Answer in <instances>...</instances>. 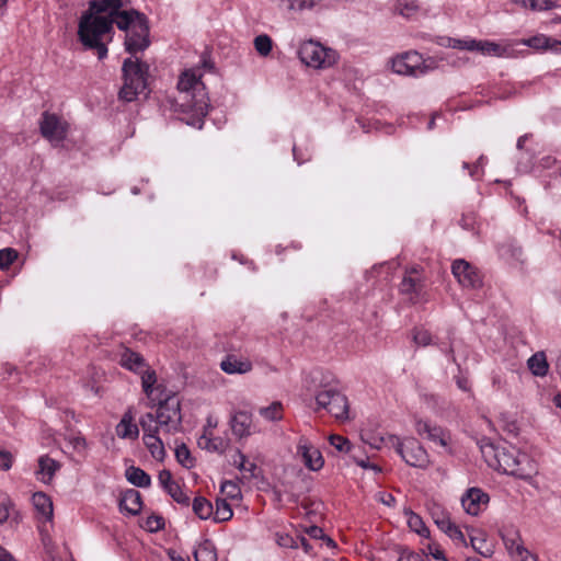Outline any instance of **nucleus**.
<instances>
[{
  "label": "nucleus",
  "mask_w": 561,
  "mask_h": 561,
  "mask_svg": "<svg viewBox=\"0 0 561 561\" xmlns=\"http://www.w3.org/2000/svg\"><path fill=\"white\" fill-rule=\"evenodd\" d=\"M113 23L126 32L125 48L129 54L135 55L149 46L148 21L137 10H119L107 16L83 13L78 26L79 39L85 49L94 50L99 59L107 56L104 38L113 30Z\"/></svg>",
  "instance_id": "nucleus-1"
},
{
  "label": "nucleus",
  "mask_w": 561,
  "mask_h": 561,
  "mask_svg": "<svg viewBox=\"0 0 561 561\" xmlns=\"http://www.w3.org/2000/svg\"><path fill=\"white\" fill-rule=\"evenodd\" d=\"M178 89L181 94L182 106L193 113V117L187 119L186 124L201 129L204 117L210 107L205 84L193 71L186 70L179 79Z\"/></svg>",
  "instance_id": "nucleus-2"
},
{
  "label": "nucleus",
  "mask_w": 561,
  "mask_h": 561,
  "mask_svg": "<svg viewBox=\"0 0 561 561\" xmlns=\"http://www.w3.org/2000/svg\"><path fill=\"white\" fill-rule=\"evenodd\" d=\"M316 412L324 410L340 422L350 419V404L346 396L339 389L337 383L327 380L324 377L319 380L314 390Z\"/></svg>",
  "instance_id": "nucleus-3"
},
{
  "label": "nucleus",
  "mask_w": 561,
  "mask_h": 561,
  "mask_svg": "<svg viewBox=\"0 0 561 561\" xmlns=\"http://www.w3.org/2000/svg\"><path fill=\"white\" fill-rule=\"evenodd\" d=\"M495 469L520 479H529L535 472V466L528 455L514 446L492 447Z\"/></svg>",
  "instance_id": "nucleus-4"
},
{
  "label": "nucleus",
  "mask_w": 561,
  "mask_h": 561,
  "mask_svg": "<svg viewBox=\"0 0 561 561\" xmlns=\"http://www.w3.org/2000/svg\"><path fill=\"white\" fill-rule=\"evenodd\" d=\"M124 84L119 90V99L131 102L147 89L149 66L138 58H126L122 67Z\"/></svg>",
  "instance_id": "nucleus-5"
},
{
  "label": "nucleus",
  "mask_w": 561,
  "mask_h": 561,
  "mask_svg": "<svg viewBox=\"0 0 561 561\" xmlns=\"http://www.w3.org/2000/svg\"><path fill=\"white\" fill-rule=\"evenodd\" d=\"M298 57L308 67L325 69L335 65L339 54L336 50L325 47L319 42L309 39L300 44Z\"/></svg>",
  "instance_id": "nucleus-6"
},
{
  "label": "nucleus",
  "mask_w": 561,
  "mask_h": 561,
  "mask_svg": "<svg viewBox=\"0 0 561 561\" xmlns=\"http://www.w3.org/2000/svg\"><path fill=\"white\" fill-rule=\"evenodd\" d=\"M436 67V60L433 58L424 59L423 56L415 50L402 53L391 59L393 72L402 76H424Z\"/></svg>",
  "instance_id": "nucleus-7"
},
{
  "label": "nucleus",
  "mask_w": 561,
  "mask_h": 561,
  "mask_svg": "<svg viewBox=\"0 0 561 561\" xmlns=\"http://www.w3.org/2000/svg\"><path fill=\"white\" fill-rule=\"evenodd\" d=\"M388 443L394 447L396 451L411 467L424 469L430 463L426 450L413 437L401 439L396 435L388 437Z\"/></svg>",
  "instance_id": "nucleus-8"
},
{
  "label": "nucleus",
  "mask_w": 561,
  "mask_h": 561,
  "mask_svg": "<svg viewBox=\"0 0 561 561\" xmlns=\"http://www.w3.org/2000/svg\"><path fill=\"white\" fill-rule=\"evenodd\" d=\"M157 417L162 434H175L182 430V415L180 400L175 396H169L159 402Z\"/></svg>",
  "instance_id": "nucleus-9"
},
{
  "label": "nucleus",
  "mask_w": 561,
  "mask_h": 561,
  "mask_svg": "<svg viewBox=\"0 0 561 561\" xmlns=\"http://www.w3.org/2000/svg\"><path fill=\"white\" fill-rule=\"evenodd\" d=\"M500 536L508 554L514 561H537V557L531 554L524 546L517 527L514 525H505L500 529Z\"/></svg>",
  "instance_id": "nucleus-10"
},
{
  "label": "nucleus",
  "mask_w": 561,
  "mask_h": 561,
  "mask_svg": "<svg viewBox=\"0 0 561 561\" xmlns=\"http://www.w3.org/2000/svg\"><path fill=\"white\" fill-rule=\"evenodd\" d=\"M447 46L461 50L479 51L484 56H502L505 49L490 41H477L470 37L465 38H447Z\"/></svg>",
  "instance_id": "nucleus-11"
},
{
  "label": "nucleus",
  "mask_w": 561,
  "mask_h": 561,
  "mask_svg": "<svg viewBox=\"0 0 561 561\" xmlns=\"http://www.w3.org/2000/svg\"><path fill=\"white\" fill-rule=\"evenodd\" d=\"M39 129L43 137L54 140H64L69 133L70 125L61 116L44 112L39 121Z\"/></svg>",
  "instance_id": "nucleus-12"
},
{
  "label": "nucleus",
  "mask_w": 561,
  "mask_h": 561,
  "mask_svg": "<svg viewBox=\"0 0 561 561\" xmlns=\"http://www.w3.org/2000/svg\"><path fill=\"white\" fill-rule=\"evenodd\" d=\"M451 272L458 283L465 288L474 289L482 285V278L479 271L462 259L453 262Z\"/></svg>",
  "instance_id": "nucleus-13"
},
{
  "label": "nucleus",
  "mask_w": 561,
  "mask_h": 561,
  "mask_svg": "<svg viewBox=\"0 0 561 561\" xmlns=\"http://www.w3.org/2000/svg\"><path fill=\"white\" fill-rule=\"evenodd\" d=\"M297 455L311 471L320 470L324 465L321 451L306 437H300L297 444Z\"/></svg>",
  "instance_id": "nucleus-14"
},
{
  "label": "nucleus",
  "mask_w": 561,
  "mask_h": 561,
  "mask_svg": "<svg viewBox=\"0 0 561 561\" xmlns=\"http://www.w3.org/2000/svg\"><path fill=\"white\" fill-rule=\"evenodd\" d=\"M489 495L481 489L471 488L461 496V505L467 514L477 516L486 508Z\"/></svg>",
  "instance_id": "nucleus-15"
},
{
  "label": "nucleus",
  "mask_w": 561,
  "mask_h": 561,
  "mask_svg": "<svg viewBox=\"0 0 561 561\" xmlns=\"http://www.w3.org/2000/svg\"><path fill=\"white\" fill-rule=\"evenodd\" d=\"M415 430L419 435L423 436L426 435V437L436 443L439 444L443 447H446L448 444L449 436L448 434L439 426L431 425L426 421L419 420L415 423Z\"/></svg>",
  "instance_id": "nucleus-16"
},
{
  "label": "nucleus",
  "mask_w": 561,
  "mask_h": 561,
  "mask_svg": "<svg viewBox=\"0 0 561 561\" xmlns=\"http://www.w3.org/2000/svg\"><path fill=\"white\" fill-rule=\"evenodd\" d=\"M233 435L241 439L251 435L252 415L245 411L234 413L230 419Z\"/></svg>",
  "instance_id": "nucleus-17"
},
{
  "label": "nucleus",
  "mask_w": 561,
  "mask_h": 561,
  "mask_svg": "<svg viewBox=\"0 0 561 561\" xmlns=\"http://www.w3.org/2000/svg\"><path fill=\"white\" fill-rule=\"evenodd\" d=\"M142 507L141 494L139 491L129 489L123 493L119 501L121 511H125L130 515H137Z\"/></svg>",
  "instance_id": "nucleus-18"
},
{
  "label": "nucleus",
  "mask_w": 561,
  "mask_h": 561,
  "mask_svg": "<svg viewBox=\"0 0 561 561\" xmlns=\"http://www.w3.org/2000/svg\"><path fill=\"white\" fill-rule=\"evenodd\" d=\"M422 289V280L419 275V270L412 267L405 272V275L400 284V291L405 295L417 296Z\"/></svg>",
  "instance_id": "nucleus-19"
},
{
  "label": "nucleus",
  "mask_w": 561,
  "mask_h": 561,
  "mask_svg": "<svg viewBox=\"0 0 561 561\" xmlns=\"http://www.w3.org/2000/svg\"><path fill=\"white\" fill-rule=\"evenodd\" d=\"M119 364L134 373H141L147 367L145 358L129 348H125L119 358Z\"/></svg>",
  "instance_id": "nucleus-20"
},
{
  "label": "nucleus",
  "mask_w": 561,
  "mask_h": 561,
  "mask_svg": "<svg viewBox=\"0 0 561 561\" xmlns=\"http://www.w3.org/2000/svg\"><path fill=\"white\" fill-rule=\"evenodd\" d=\"M127 4V0H93L90 1V10L85 13L99 15L103 12L115 13Z\"/></svg>",
  "instance_id": "nucleus-21"
},
{
  "label": "nucleus",
  "mask_w": 561,
  "mask_h": 561,
  "mask_svg": "<svg viewBox=\"0 0 561 561\" xmlns=\"http://www.w3.org/2000/svg\"><path fill=\"white\" fill-rule=\"evenodd\" d=\"M421 11V5L416 0H397L393 5V12L407 20L417 19Z\"/></svg>",
  "instance_id": "nucleus-22"
},
{
  "label": "nucleus",
  "mask_w": 561,
  "mask_h": 561,
  "mask_svg": "<svg viewBox=\"0 0 561 561\" xmlns=\"http://www.w3.org/2000/svg\"><path fill=\"white\" fill-rule=\"evenodd\" d=\"M220 367L227 374H245L251 371L252 363L248 359H239L233 355H229L221 362Z\"/></svg>",
  "instance_id": "nucleus-23"
},
{
  "label": "nucleus",
  "mask_w": 561,
  "mask_h": 561,
  "mask_svg": "<svg viewBox=\"0 0 561 561\" xmlns=\"http://www.w3.org/2000/svg\"><path fill=\"white\" fill-rule=\"evenodd\" d=\"M197 445L202 449L217 453H224L227 447V443L221 437H213L211 432H207V428H204V433L198 437Z\"/></svg>",
  "instance_id": "nucleus-24"
},
{
  "label": "nucleus",
  "mask_w": 561,
  "mask_h": 561,
  "mask_svg": "<svg viewBox=\"0 0 561 561\" xmlns=\"http://www.w3.org/2000/svg\"><path fill=\"white\" fill-rule=\"evenodd\" d=\"M116 434L121 438L136 439L139 435L138 426L133 422V415L126 412L116 425Z\"/></svg>",
  "instance_id": "nucleus-25"
},
{
  "label": "nucleus",
  "mask_w": 561,
  "mask_h": 561,
  "mask_svg": "<svg viewBox=\"0 0 561 561\" xmlns=\"http://www.w3.org/2000/svg\"><path fill=\"white\" fill-rule=\"evenodd\" d=\"M33 504L44 523L51 522L54 512L53 502L46 494L42 492L35 493L33 495Z\"/></svg>",
  "instance_id": "nucleus-26"
},
{
  "label": "nucleus",
  "mask_w": 561,
  "mask_h": 561,
  "mask_svg": "<svg viewBox=\"0 0 561 561\" xmlns=\"http://www.w3.org/2000/svg\"><path fill=\"white\" fill-rule=\"evenodd\" d=\"M60 465L49 458L48 456H42L38 459V471L37 474L39 477V480L43 482H48L53 479L55 472L59 469Z\"/></svg>",
  "instance_id": "nucleus-27"
},
{
  "label": "nucleus",
  "mask_w": 561,
  "mask_h": 561,
  "mask_svg": "<svg viewBox=\"0 0 561 561\" xmlns=\"http://www.w3.org/2000/svg\"><path fill=\"white\" fill-rule=\"evenodd\" d=\"M126 479L129 483L138 488H148L151 484V478L139 467H129L126 469Z\"/></svg>",
  "instance_id": "nucleus-28"
},
{
  "label": "nucleus",
  "mask_w": 561,
  "mask_h": 561,
  "mask_svg": "<svg viewBox=\"0 0 561 561\" xmlns=\"http://www.w3.org/2000/svg\"><path fill=\"white\" fill-rule=\"evenodd\" d=\"M529 370L539 377H543L548 374L549 365L543 352L535 353L527 362Z\"/></svg>",
  "instance_id": "nucleus-29"
},
{
  "label": "nucleus",
  "mask_w": 561,
  "mask_h": 561,
  "mask_svg": "<svg viewBox=\"0 0 561 561\" xmlns=\"http://www.w3.org/2000/svg\"><path fill=\"white\" fill-rule=\"evenodd\" d=\"M139 424L144 432L142 439L148 438V436H159L162 433L158 420L152 413L144 414L139 420Z\"/></svg>",
  "instance_id": "nucleus-30"
},
{
  "label": "nucleus",
  "mask_w": 561,
  "mask_h": 561,
  "mask_svg": "<svg viewBox=\"0 0 561 561\" xmlns=\"http://www.w3.org/2000/svg\"><path fill=\"white\" fill-rule=\"evenodd\" d=\"M499 253H500L501 257H503L504 260H506L508 262H522V260H523L522 248L513 241L503 243L499 248Z\"/></svg>",
  "instance_id": "nucleus-31"
},
{
  "label": "nucleus",
  "mask_w": 561,
  "mask_h": 561,
  "mask_svg": "<svg viewBox=\"0 0 561 561\" xmlns=\"http://www.w3.org/2000/svg\"><path fill=\"white\" fill-rule=\"evenodd\" d=\"M144 443L151 456L159 461H162L165 457L164 443L161 436H148V438H144Z\"/></svg>",
  "instance_id": "nucleus-32"
},
{
  "label": "nucleus",
  "mask_w": 561,
  "mask_h": 561,
  "mask_svg": "<svg viewBox=\"0 0 561 561\" xmlns=\"http://www.w3.org/2000/svg\"><path fill=\"white\" fill-rule=\"evenodd\" d=\"M430 514H431L434 523L436 524V526L442 531H445L446 529H448V527L453 524L448 512H446L438 504H433V506L430 508Z\"/></svg>",
  "instance_id": "nucleus-33"
},
{
  "label": "nucleus",
  "mask_w": 561,
  "mask_h": 561,
  "mask_svg": "<svg viewBox=\"0 0 561 561\" xmlns=\"http://www.w3.org/2000/svg\"><path fill=\"white\" fill-rule=\"evenodd\" d=\"M195 561H217V553L210 540H204L194 551Z\"/></svg>",
  "instance_id": "nucleus-34"
},
{
  "label": "nucleus",
  "mask_w": 561,
  "mask_h": 561,
  "mask_svg": "<svg viewBox=\"0 0 561 561\" xmlns=\"http://www.w3.org/2000/svg\"><path fill=\"white\" fill-rule=\"evenodd\" d=\"M409 528L416 533L419 536L428 538L430 529L425 526L422 517L413 512L407 513Z\"/></svg>",
  "instance_id": "nucleus-35"
},
{
  "label": "nucleus",
  "mask_w": 561,
  "mask_h": 561,
  "mask_svg": "<svg viewBox=\"0 0 561 561\" xmlns=\"http://www.w3.org/2000/svg\"><path fill=\"white\" fill-rule=\"evenodd\" d=\"M233 515L230 504L222 499L216 501V511H213L214 520L216 523H224L229 520Z\"/></svg>",
  "instance_id": "nucleus-36"
},
{
  "label": "nucleus",
  "mask_w": 561,
  "mask_h": 561,
  "mask_svg": "<svg viewBox=\"0 0 561 561\" xmlns=\"http://www.w3.org/2000/svg\"><path fill=\"white\" fill-rule=\"evenodd\" d=\"M139 374L141 375V386L144 392L148 398H152L154 392V385L157 382L156 371L146 367Z\"/></svg>",
  "instance_id": "nucleus-37"
},
{
  "label": "nucleus",
  "mask_w": 561,
  "mask_h": 561,
  "mask_svg": "<svg viewBox=\"0 0 561 561\" xmlns=\"http://www.w3.org/2000/svg\"><path fill=\"white\" fill-rule=\"evenodd\" d=\"M193 511L201 519H207L213 515V505L207 499L197 496L193 501Z\"/></svg>",
  "instance_id": "nucleus-38"
},
{
  "label": "nucleus",
  "mask_w": 561,
  "mask_h": 561,
  "mask_svg": "<svg viewBox=\"0 0 561 561\" xmlns=\"http://www.w3.org/2000/svg\"><path fill=\"white\" fill-rule=\"evenodd\" d=\"M259 414L267 421H279L283 417V404L274 401L268 407L260 408Z\"/></svg>",
  "instance_id": "nucleus-39"
},
{
  "label": "nucleus",
  "mask_w": 561,
  "mask_h": 561,
  "mask_svg": "<svg viewBox=\"0 0 561 561\" xmlns=\"http://www.w3.org/2000/svg\"><path fill=\"white\" fill-rule=\"evenodd\" d=\"M231 463L237 467L240 471L249 472L251 476H254L256 470V465L254 462H249L247 460L245 455L242 454L241 450H237L232 457Z\"/></svg>",
  "instance_id": "nucleus-40"
},
{
  "label": "nucleus",
  "mask_w": 561,
  "mask_h": 561,
  "mask_svg": "<svg viewBox=\"0 0 561 561\" xmlns=\"http://www.w3.org/2000/svg\"><path fill=\"white\" fill-rule=\"evenodd\" d=\"M255 50L259 55L266 57L271 54L273 48V41L266 34L257 35L253 41Z\"/></svg>",
  "instance_id": "nucleus-41"
},
{
  "label": "nucleus",
  "mask_w": 561,
  "mask_h": 561,
  "mask_svg": "<svg viewBox=\"0 0 561 561\" xmlns=\"http://www.w3.org/2000/svg\"><path fill=\"white\" fill-rule=\"evenodd\" d=\"M523 4L535 11L550 10L561 7V0H523Z\"/></svg>",
  "instance_id": "nucleus-42"
},
{
  "label": "nucleus",
  "mask_w": 561,
  "mask_h": 561,
  "mask_svg": "<svg viewBox=\"0 0 561 561\" xmlns=\"http://www.w3.org/2000/svg\"><path fill=\"white\" fill-rule=\"evenodd\" d=\"M176 460L185 468H193L195 465L194 458L185 444L178 445L175 448Z\"/></svg>",
  "instance_id": "nucleus-43"
},
{
  "label": "nucleus",
  "mask_w": 561,
  "mask_h": 561,
  "mask_svg": "<svg viewBox=\"0 0 561 561\" xmlns=\"http://www.w3.org/2000/svg\"><path fill=\"white\" fill-rule=\"evenodd\" d=\"M288 11H304L312 9L320 0H279Z\"/></svg>",
  "instance_id": "nucleus-44"
},
{
  "label": "nucleus",
  "mask_w": 561,
  "mask_h": 561,
  "mask_svg": "<svg viewBox=\"0 0 561 561\" xmlns=\"http://www.w3.org/2000/svg\"><path fill=\"white\" fill-rule=\"evenodd\" d=\"M470 543L471 547L481 556H491L492 549L488 546L486 540L483 537L470 535Z\"/></svg>",
  "instance_id": "nucleus-45"
},
{
  "label": "nucleus",
  "mask_w": 561,
  "mask_h": 561,
  "mask_svg": "<svg viewBox=\"0 0 561 561\" xmlns=\"http://www.w3.org/2000/svg\"><path fill=\"white\" fill-rule=\"evenodd\" d=\"M274 540L280 548L298 549V540L285 533H275Z\"/></svg>",
  "instance_id": "nucleus-46"
},
{
  "label": "nucleus",
  "mask_w": 561,
  "mask_h": 561,
  "mask_svg": "<svg viewBox=\"0 0 561 561\" xmlns=\"http://www.w3.org/2000/svg\"><path fill=\"white\" fill-rule=\"evenodd\" d=\"M165 492L179 504L188 505L190 497L182 491L181 486L175 482L169 485Z\"/></svg>",
  "instance_id": "nucleus-47"
},
{
  "label": "nucleus",
  "mask_w": 561,
  "mask_h": 561,
  "mask_svg": "<svg viewBox=\"0 0 561 561\" xmlns=\"http://www.w3.org/2000/svg\"><path fill=\"white\" fill-rule=\"evenodd\" d=\"M329 443L331 446H333L337 451L340 453H350L351 451V442L340 435H330L329 436Z\"/></svg>",
  "instance_id": "nucleus-48"
},
{
  "label": "nucleus",
  "mask_w": 561,
  "mask_h": 561,
  "mask_svg": "<svg viewBox=\"0 0 561 561\" xmlns=\"http://www.w3.org/2000/svg\"><path fill=\"white\" fill-rule=\"evenodd\" d=\"M18 257L14 249L5 248L0 250V270L9 267Z\"/></svg>",
  "instance_id": "nucleus-49"
},
{
  "label": "nucleus",
  "mask_w": 561,
  "mask_h": 561,
  "mask_svg": "<svg viewBox=\"0 0 561 561\" xmlns=\"http://www.w3.org/2000/svg\"><path fill=\"white\" fill-rule=\"evenodd\" d=\"M413 341L415 342V344H417L420 346H427L432 343V335L425 329H422V328L414 329Z\"/></svg>",
  "instance_id": "nucleus-50"
},
{
  "label": "nucleus",
  "mask_w": 561,
  "mask_h": 561,
  "mask_svg": "<svg viewBox=\"0 0 561 561\" xmlns=\"http://www.w3.org/2000/svg\"><path fill=\"white\" fill-rule=\"evenodd\" d=\"M444 533L455 542L467 546L466 537L456 524L453 523Z\"/></svg>",
  "instance_id": "nucleus-51"
},
{
  "label": "nucleus",
  "mask_w": 561,
  "mask_h": 561,
  "mask_svg": "<svg viewBox=\"0 0 561 561\" xmlns=\"http://www.w3.org/2000/svg\"><path fill=\"white\" fill-rule=\"evenodd\" d=\"M220 490L230 499H236L240 494L238 485L232 481H225L221 483Z\"/></svg>",
  "instance_id": "nucleus-52"
},
{
  "label": "nucleus",
  "mask_w": 561,
  "mask_h": 561,
  "mask_svg": "<svg viewBox=\"0 0 561 561\" xmlns=\"http://www.w3.org/2000/svg\"><path fill=\"white\" fill-rule=\"evenodd\" d=\"M146 526L149 531H158L164 527V519L158 515L149 516L146 520Z\"/></svg>",
  "instance_id": "nucleus-53"
},
{
  "label": "nucleus",
  "mask_w": 561,
  "mask_h": 561,
  "mask_svg": "<svg viewBox=\"0 0 561 561\" xmlns=\"http://www.w3.org/2000/svg\"><path fill=\"white\" fill-rule=\"evenodd\" d=\"M158 481L164 491L169 488V485H173L175 483V481L172 478L171 471L167 469H163L159 472Z\"/></svg>",
  "instance_id": "nucleus-54"
},
{
  "label": "nucleus",
  "mask_w": 561,
  "mask_h": 561,
  "mask_svg": "<svg viewBox=\"0 0 561 561\" xmlns=\"http://www.w3.org/2000/svg\"><path fill=\"white\" fill-rule=\"evenodd\" d=\"M12 466V455L9 451L0 450V468L9 470Z\"/></svg>",
  "instance_id": "nucleus-55"
},
{
  "label": "nucleus",
  "mask_w": 561,
  "mask_h": 561,
  "mask_svg": "<svg viewBox=\"0 0 561 561\" xmlns=\"http://www.w3.org/2000/svg\"><path fill=\"white\" fill-rule=\"evenodd\" d=\"M506 381L500 374H493L492 376V387L495 390H506Z\"/></svg>",
  "instance_id": "nucleus-56"
},
{
  "label": "nucleus",
  "mask_w": 561,
  "mask_h": 561,
  "mask_svg": "<svg viewBox=\"0 0 561 561\" xmlns=\"http://www.w3.org/2000/svg\"><path fill=\"white\" fill-rule=\"evenodd\" d=\"M307 534L312 539H320V540H322V538L325 537V534L323 533L322 528H320L318 526H310L307 529Z\"/></svg>",
  "instance_id": "nucleus-57"
},
{
  "label": "nucleus",
  "mask_w": 561,
  "mask_h": 561,
  "mask_svg": "<svg viewBox=\"0 0 561 561\" xmlns=\"http://www.w3.org/2000/svg\"><path fill=\"white\" fill-rule=\"evenodd\" d=\"M297 540H298V548L301 547L307 554H311L312 553L313 547L308 541V539L306 537L299 536V537H297Z\"/></svg>",
  "instance_id": "nucleus-58"
},
{
  "label": "nucleus",
  "mask_w": 561,
  "mask_h": 561,
  "mask_svg": "<svg viewBox=\"0 0 561 561\" xmlns=\"http://www.w3.org/2000/svg\"><path fill=\"white\" fill-rule=\"evenodd\" d=\"M428 551L436 561H440L445 558L444 552L439 550L437 547L428 545Z\"/></svg>",
  "instance_id": "nucleus-59"
},
{
  "label": "nucleus",
  "mask_w": 561,
  "mask_h": 561,
  "mask_svg": "<svg viewBox=\"0 0 561 561\" xmlns=\"http://www.w3.org/2000/svg\"><path fill=\"white\" fill-rule=\"evenodd\" d=\"M71 445L76 448H84L85 447V439L81 436H75L70 439Z\"/></svg>",
  "instance_id": "nucleus-60"
},
{
  "label": "nucleus",
  "mask_w": 561,
  "mask_h": 561,
  "mask_svg": "<svg viewBox=\"0 0 561 561\" xmlns=\"http://www.w3.org/2000/svg\"><path fill=\"white\" fill-rule=\"evenodd\" d=\"M546 42H547V38H545V37H533L528 41V45L531 47L539 48V47H542L543 44H546Z\"/></svg>",
  "instance_id": "nucleus-61"
},
{
  "label": "nucleus",
  "mask_w": 561,
  "mask_h": 561,
  "mask_svg": "<svg viewBox=\"0 0 561 561\" xmlns=\"http://www.w3.org/2000/svg\"><path fill=\"white\" fill-rule=\"evenodd\" d=\"M0 561H16L15 558L2 546H0Z\"/></svg>",
  "instance_id": "nucleus-62"
},
{
  "label": "nucleus",
  "mask_w": 561,
  "mask_h": 561,
  "mask_svg": "<svg viewBox=\"0 0 561 561\" xmlns=\"http://www.w3.org/2000/svg\"><path fill=\"white\" fill-rule=\"evenodd\" d=\"M398 561H421V558L419 554L416 553H413V552H409V553H403Z\"/></svg>",
  "instance_id": "nucleus-63"
},
{
  "label": "nucleus",
  "mask_w": 561,
  "mask_h": 561,
  "mask_svg": "<svg viewBox=\"0 0 561 561\" xmlns=\"http://www.w3.org/2000/svg\"><path fill=\"white\" fill-rule=\"evenodd\" d=\"M482 161H483V157H480V158H479V160H478V162H477V164H474V165L472 167V169H471V168H470V165H469L468 163H466V162L463 163V167H465V168L470 169V175H471V176H476V175H477V173H478V169L482 165Z\"/></svg>",
  "instance_id": "nucleus-64"
}]
</instances>
